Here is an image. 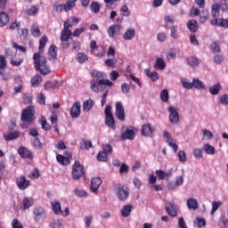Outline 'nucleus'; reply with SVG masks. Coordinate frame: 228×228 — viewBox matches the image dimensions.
I'll return each mask as SVG.
<instances>
[{"label":"nucleus","mask_w":228,"mask_h":228,"mask_svg":"<svg viewBox=\"0 0 228 228\" xmlns=\"http://www.w3.org/2000/svg\"><path fill=\"white\" fill-rule=\"evenodd\" d=\"M178 158H179V161H181L182 163H186V161H188V159L186 157V152L184 151H180L178 152Z\"/></svg>","instance_id":"57"},{"label":"nucleus","mask_w":228,"mask_h":228,"mask_svg":"<svg viewBox=\"0 0 228 228\" xmlns=\"http://www.w3.org/2000/svg\"><path fill=\"white\" fill-rule=\"evenodd\" d=\"M227 224H228V221L224 216H222L219 219V227L220 228H227Z\"/></svg>","instance_id":"63"},{"label":"nucleus","mask_w":228,"mask_h":228,"mask_svg":"<svg viewBox=\"0 0 228 228\" xmlns=\"http://www.w3.org/2000/svg\"><path fill=\"white\" fill-rule=\"evenodd\" d=\"M39 123L41 124V127L42 129H44V131H49L51 129V126L49 125V123H47V119L45 118V117H42L39 119Z\"/></svg>","instance_id":"41"},{"label":"nucleus","mask_w":228,"mask_h":228,"mask_svg":"<svg viewBox=\"0 0 228 228\" xmlns=\"http://www.w3.org/2000/svg\"><path fill=\"white\" fill-rule=\"evenodd\" d=\"M105 65H107V67H115V65H117V60H115V59H106L105 60Z\"/></svg>","instance_id":"64"},{"label":"nucleus","mask_w":228,"mask_h":228,"mask_svg":"<svg viewBox=\"0 0 228 228\" xmlns=\"http://www.w3.org/2000/svg\"><path fill=\"white\" fill-rule=\"evenodd\" d=\"M18 154H20V158H28V159H33V154L28 148L20 147L18 150Z\"/></svg>","instance_id":"18"},{"label":"nucleus","mask_w":228,"mask_h":228,"mask_svg":"<svg viewBox=\"0 0 228 228\" xmlns=\"http://www.w3.org/2000/svg\"><path fill=\"white\" fill-rule=\"evenodd\" d=\"M167 111L169 112V120L171 124H179V110L174 106L167 107Z\"/></svg>","instance_id":"6"},{"label":"nucleus","mask_w":228,"mask_h":228,"mask_svg":"<svg viewBox=\"0 0 228 228\" xmlns=\"http://www.w3.org/2000/svg\"><path fill=\"white\" fill-rule=\"evenodd\" d=\"M20 136V132L14 131V132H9L8 134H4L3 137L5 140V142H12V140H17Z\"/></svg>","instance_id":"17"},{"label":"nucleus","mask_w":228,"mask_h":228,"mask_svg":"<svg viewBox=\"0 0 228 228\" xmlns=\"http://www.w3.org/2000/svg\"><path fill=\"white\" fill-rule=\"evenodd\" d=\"M91 76L93 79H96L98 81L97 83H100L101 80H104L106 77V74L104 72L97 71V70H93L91 72Z\"/></svg>","instance_id":"20"},{"label":"nucleus","mask_w":228,"mask_h":228,"mask_svg":"<svg viewBox=\"0 0 228 228\" xmlns=\"http://www.w3.org/2000/svg\"><path fill=\"white\" fill-rule=\"evenodd\" d=\"M34 69L43 76H47L51 72V68L47 66V58L42 56L40 53H35L33 55Z\"/></svg>","instance_id":"1"},{"label":"nucleus","mask_w":228,"mask_h":228,"mask_svg":"<svg viewBox=\"0 0 228 228\" xmlns=\"http://www.w3.org/2000/svg\"><path fill=\"white\" fill-rule=\"evenodd\" d=\"M93 144L92 141L88 139H82V142L80 143V148L86 151H88L89 149H92Z\"/></svg>","instance_id":"37"},{"label":"nucleus","mask_w":228,"mask_h":228,"mask_svg":"<svg viewBox=\"0 0 228 228\" xmlns=\"http://www.w3.org/2000/svg\"><path fill=\"white\" fill-rule=\"evenodd\" d=\"M210 50L214 54H216L220 53V45H218V43L214 42L210 45Z\"/></svg>","instance_id":"51"},{"label":"nucleus","mask_w":228,"mask_h":228,"mask_svg":"<svg viewBox=\"0 0 228 228\" xmlns=\"http://www.w3.org/2000/svg\"><path fill=\"white\" fill-rule=\"evenodd\" d=\"M56 160L62 166H67L70 163V159H69V158L60 154L56 156Z\"/></svg>","instance_id":"32"},{"label":"nucleus","mask_w":228,"mask_h":228,"mask_svg":"<svg viewBox=\"0 0 228 228\" xmlns=\"http://www.w3.org/2000/svg\"><path fill=\"white\" fill-rule=\"evenodd\" d=\"M131 211H133V205H126L121 209V216L124 218H127L129 215H131Z\"/></svg>","instance_id":"26"},{"label":"nucleus","mask_w":228,"mask_h":228,"mask_svg":"<svg viewBox=\"0 0 228 228\" xmlns=\"http://www.w3.org/2000/svg\"><path fill=\"white\" fill-rule=\"evenodd\" d=\"M105 125L110 129H117V125L115 124V118L113 113H111V105L105 107Z\"/></svg>","instance_id":"4"},{"label":"nucleus","mask_w":228,"mask_h":228,"mask_svg":"<svg viewBox=\"0 0 228 228\" xmlns=\"http://www.w3.org/2000/svg\"><path fill=\"white\" fill-rule=\"evenodd\" d=\"M31 143L34 149H42V142H40V139L38 137H36L34 140H32Z\"/></svg>","instance_id":"52"},{"label":"nucleus","mask_w":228,"mask_h":228,"mask_svg":"<svg viewBox=\"0 0 228 228\" xmlns=\"http://www.w3.org/2000/svg\"><path fill=\"white\" fill-rule=\"evenodd\" d=\"M152 133H154V128H152V126L151 124L142 125V136H151Z\"/></svg>","instance_id":"19"},{"label":"nucleus","mask_w":228,"mask_h":228,"mask_svg":"<svg viewBox=\"0 0 228 228\" xmlns=\"http://www.w3.org/2000/svg\"><path fill=\"white\" fill-rule=\"evenodd\" d=\"M144 72L147 77H150L151 81H158V79H159V75L156 71H151V69H144Z\"/></svg>","instance_id":"25"},{"label":"nucleus","mask_w":228,"mask_h":228,"mask_svg":"<svg viewBox=\"0 0 228 228\" xmlns=\"http://www.w3.org/2000/svg\"><path fill=\"white\" fill-rule=\"evenodd\" d=\"M166 211L169 216H177V207L172 202H167L165 204Z\"/></svg>","instance_id":"12"},{"label":"nucleus","mask_w":228,"mask_h":228,"mask_svg":"<svg viewBox=\"0 0 228 228\" xmlns=\"http://www.w3.org/2000/svg\"><path fill=\"white\" fill-rule=\"evenodd\" d=\"M214 63H216V65H222V63H224V56L220 54H216L214 56Z\"/></svg>","instance_id":"61"},{"label":"nucleus","mask_w":228,"mask_h":228,"mask_svg":"<svg viewBox=\"0 0 228 228\" xmlns=\"http://www.w3.org/2000/svg\"><path fill=\"white\" fill-rule=\"evenodd\" d=\"M71 175L74 181H79L81 177L85 176V167L78 160H76L72 166Z\"/></svg>","instance_id":"3"},{"label":"nucleus","mask_w":228,"mask_h":228,"mask_svg":"<svg viewBox=\"0 0 228 228\" xmlns=\"http://www.w3.org/2000/svg\"><path fill=\"white\" fill-rule=\"evenodd\" d=\"M44 216V208H37L34 209V220L36 222H38L40 220V217Z\"/></svg>","instance_id":"38"},{"label":"nucleus","mask_w":228,"mask_h":228,"mask_svg":"<svg viewBox=\"0 0 228 228\" xmlns=\"http://www.w3.org/2000/svg\"><path fill=\"white\" fill-rule=\"evenodd\" d=\"M115 117L118 120H121V122H124V120H126V110H124V105L121 102H116Z\"/></svg>","instance_id":"7"},{"label":"nucleus","mask_w":228,"mask_h":228,"mask_svg":"<svg viewBox=\"0 0 228 228\" xmlns=\"http://www.w3.org/2000/svg\"><path fill=\"white\" fill-rule=\"evenodd\" d=\"M48 38L47 36H43L40 39H39V53L42 54V53H44V49H45V44H47L48 42Z\"/></svg>","instance_id":"33"},{"label":"nucleus","mask_w":228,"mask_h":228,"mask_svg":"<svg viewBox=\"0 0 228 228\" xmlns=\"http://www.w3.org/2000/svg\"><path fill=\"white\" fill-rule=\"evenodd\" d=\"M33 206V200H29L28 198H24L20 208L26 211V209H29Z\"/></svg>","instance_id":"27"},{"label":"nucleus","mask_w":228,"mask_h":228,"mask_svg":"<svg viewBox=\"0 0 228 228\" xmlns=\"http://www.w3.org/2000/svg\"><path fill=\"white\" fill-rule=\"evenodd\" d=\"M104 92L102 96V102L101 104L102 107H104V104H106V99L108 97V90L106 89V86L104 85H99V92Z\"/></svg>","instance_id":"23"},{"label":"nucleus","mask_w":228,"mask_h":228,"mask_svg":"<svg viewBox=\"0 0 228 228\" xmlns=\"http://www.w3.org/2000/svg\"><path fill=\"white\" fill-rule=\"evenodd\" d=\"M77 61H78V63H85V61H88V55L83 53H78L77 54Z\"/></svg>","instance_id":"43"},{"label":"nucleus","mask_w":228,"mask_h":228,"mask_svg":"<svg viewBox=\"0 0 228 228\" xmlns=\"http://www.w3.org/2000/svg\"><path fill=\"white\" fill-rule=\"evenodd\" d=\"M167 67V64L165 63V61L163 58H157L156 63H155V69L158 70H165V68Z\"/></svg>","instance_id":"34"},{"label":"nucleus","mask_w":228,"mask_h":228,"mask_svg":"<svg viewBox=\"0 0 228 228\" xmlns=\"http://www.w3.org/2000/svg\"><path fill=\"white\" fill-rule=\"evenodd\" d=\"M187 206L189 209H199V202L193 198L187 200Z\"/></svg>","instance_id":"31"},{"label":"nucleus","mask_w":228,"mask_h":228,"mask_svg":"<svg viewBox=\"0 0 228 228\" xmlns=\"http://www.w3.org/2000/svg\"><path fill=\"white\" fill-rule=\"evenodd\" d=\"M202 13H203V15H201V17H200V22L201 24H204V22H206V20H208V19H209V12H208V10H203Z\"/></svg>","instance_id":"53"},{"label":"nucleus","mask_w":228,"mask_h":228,"mask_svg":"<svg viewBox=\"0 0 228 228\" xmlns=\"http://www.w3.org/2000/svg\"><path fill=\"white\" fill-rule=\"evenodd\" d=\"M86 228H90V225H92V222H94V217L92 216H86L84 218Z\"/></svg>","instance_id":"58"},{"label":"nucleus","mask_w":228,"mask_h":228,"mask_svg":"<svg viewBox=\"0 0 228 228\" xmlns=\"http://www.w3.org/2000/svg\"><path fill=\"white\" fill-rule=\"evenodd\" d=\"M96 158H97V161H103V162L108 161V155L104 151H100L97 154Z\"/></svg>","instance_id":"50"},{"label":"nucleus","mask_w":228,"mask_h":228,"mask_svg":"<svg viewBox=\"0 0 228 228\" xmlns=\"http://www.w3.org/2000/svg\"><path fill=\"white\" fill-rule=\"evenodd\" d=\"M90 8L94 13H99L101 11V5L97 2H93L90 5Z\"/></svg>","instance_id":"49"},{"label":"nucleus","mask_w":228,"mask_h":228,"mask_svg":"<svg viewBox=\"0 0 228 228\" xmlns=\"http://www.w3.org/2000/svg\"><path fill=\"white\" fill-rule=\"evenodd\" d=\"M8 22H10V16L8 13L2 12L0 13V28H4Z\"/></svg>","instance_id":"22"},{"label":"nucleus","mask_w":228,"mask_h":228,"mask_svg":"<svg viewBox=\"0 0 228 228\" xmlns=\"http://www.w3.org/2000/svg\"><path fill=\"white\" fill-rule=\"evenodd\" d=\"M221 206H222V201H213L211 215H213L214 213H216V211H218V208H220Z\"/></svg>","instance_id":"54"},{"label":"nucleus","mask_w":228,"mask_h":228,"mask_svg":"<svg viewBox=\"0 0 228 228\" xmlns=\"http://www.w3.org/2000/svg\"><path fill=\"white\" fill-rule=\"evenodd\" d=\"M94 104H95V102L92 99L85 101L83 103V111H90L94 108Z\"/></svg>","instance_id":"29"},{"label":"nucleus","mask_w":228,"mask_h":228,"mask_svg":"<svg viewBox=\"0 0 228 228\" xmlns=\"http://www.w3.org/2000/svg\"><path fill=\"white\" fill-rule=\"evenodd\" d=\"M122 29V26L119 24L110 25L108 28V34L110 38H115V37H118L120 35V30Z\"/></svg>","instance_id":"10"},{"label":"nucleus","mask_w":228,"mask_h":228,"mask_svg":"<svg viewBox=\"0 0 228 228\" xmlns=\"http://www.w3.org/2000/svg\"><path fill=\"white\" fill-rule=\"evenodd\" d=\"M74 8V2H66L65 4H58V2H55L53 6V12H56V13H61V12H70Z\"/></svg>","instance_id":"5"},{"label":"nucleus","mask_w":228,"mask_h":228,"mask_svg":"<svg viewBox=\"0 0 228 228\" xmlns=\"http://www.w3.org/2000/svg\"><path fill=\"white\" fill-rule=\"evenodd\" d=\"M30 32L32 36L35 37L36 38H38V37L42 35V33L40 32V28H38V26L35 24L31 26Z\"/></svg>","instance_id":"40"},{"label":"nucleus","mask_w":228,"mask_h":228,"mask_svg":"<svg viewBox=\"0 0 228 228\" xmlns=\"http://www.w3.org/2000/svg\"><path fill=\"white\" fill-rule=\"evenodd\" d=\"M221 90H222V86L220 85V83H217L209 88V92L211 95H218Z\"/></svg>","instance_id":"35"},{"label":"nucleus","mask_w":228,"mask_h":228,"mask_svg":"<svg viewBox=\"0 0 228 228\" xmlns=\"http://www.w3.org/2000/svg\"><path fill=\"white\" fill-rule=\"evenodd\" d=\"M37 102L43 106H45V94L40 93L37 97Z\"/></svg>","instance_id":"62"},{"label":"nucleus","mask_w":228,"mask_h":228,"mask_svg":"<svg viewBox=\"0 0 228 228\" xmlns=\"http://www.w3.org/2000/svg\"><path fill=\"white\" fill-rule=\"evenodd\" d=\"M136 31L134 28H128L124 34V40H133V37H135Z\"/></svg>","instance_id":"30"},{"label":"nucleus","mask_w":228,"mask_h":228,"mask_svg":"<svg viewBox=\"0 0 228 228\" xmlns=\"http://www.w3.org/2000/svg\"><path fill=\"white\" fill-rule=\"evenodd\" d=\"M52 209L55 215H63V211H61V205L58 201L52 202Z\"/></svg>","instance_id":"28"},{"label":"nucleus","mask_w":228,"mask_h":228,"mask_svg":"<svg viewBox=\"0 0 228 228\" xmlns=\"http://www.w3.org/2000/svg\"><path fill=\"white\" fill-rule=\"evenodd\" d=\"M57 47L54 45H52L48 51V60H56V56H58Z\"/></svg>","instance_id":"24"},{"label":"nucleus","mask_w":228,"mask_h":228,"mask_svg":"<svg viewBox=\"0 0 228 228\" xmlns=\"http://www.w3.org/2000/svg\"><path fill=\"white\" fill-rule=\"evenodd\" d=\"M71 35L72 32L70 30L62 29L61 32V40H69Z\"/></svg>","instance_id":"45"},{"label":"nucleus","mask_w":228,"mask_h":228,"mask_svg":"<svg viewBox=\"0 0 228 228\" xmlns=\"http://www.w3.org/2000/svg\"><path fill=\"white\" fill-rule=\"evenodd\" d=\"M136 136V134L134 133V130L126 128L120 136V139L125 142V140H134V137Z\"/></svg>","instance_id":"13"},{"label":"nucleus","mask_w":228,"mask_h":228,"mask_svg":"<svg viewBox=\"0 0 228 228\" xmlns=\"http://www.w3.org/2000/svg\"><path fill=\"white\" fill-rule=\"evenodd\" d=\"M196 222H197L198 228L206 227V219L202 217H196Z\"/></svg>","instance_id":"60"},{"label":"nucleus","mask_w":228,"mask_h":228,"mask_svg":"<svg viewBox=\"0 0 228 228\" xmlns=\"http://www.w3.org/2000/svg\"><path fill=\"white\" fill-rule=\"evenodd\" d=\"M211 26H218L219 28H228V19H215L210 21Z\"/></svg>","instance_id":"15"},{"label":"nucleus","mask_w":228,"mask_h":228,"mask_svg":"<svg viewBox=\"0 0 228 228\" xmlns=\"http://www.w3.org/2000/svg\"><path fill=\"white\" fill-rule=\"evenodd\" d=\"M40 83H42V76L37 74L31 78V85L34 88H37Z\"/></svg>","instance_id":"39"},{"label":"nucleus","mask_w":228,"mask_h":228,"mask_svg":"<svg viewBox=\"0 0 228 228\" xmlns=\"http://www.w3.org/2000/svg\"><path fill=\"white\" fill-rule=\"evenodd\" d=\"M211 13L213 17H218V15L220 14V5H218L217 4H214L212 5Z\"/></svg>","instance_id":"48"},{"label":"nucleus","mask_w":228,"mask_h":228,"mask_svg":"<svg viewBox=\"0 0 228 228\" xmlns=\"http://www.w3.org/2000/svg\"><path fill=\"white\" fill-rule=\"evenodd\" d=\"M167 143L169 145V147H171L175 152H177L179 146L177 145V143H175V141L174 139H169L167 141Z\"/></svg>","instance_id":"59"},{"label":"nucleus","mask_w":228,"mask_h":228,"mask_svg":"<svg viewBox=\"0 0 228 228\" xmlns=\"http://www.w3.org/2000/svg\"><path fill=\"white\" fill-rule=\"evenodd\" d=\"M117 197L119 200H126L129 197V191L124 189V186L118 185L117 188Z\"/></svg>","instance_id":"14"},{"label":"nucleus","mask_w":228,"mask_h":228,"mask_svg":"<svg viewBox=\"0 0 228 228\" xmlns=\"http://www.w3.org/2000/svg\"><path fill=\"white\" fill-rule=\"evenodd\" d=\"M16 185L19 190H28L31 186V182L25 178V176H19L16 178Z\"/></svg>","instance_id":"8"},{"label":"nucleus","mask_w":228,"mask_h":228,"mask_svg":"<svg viewBox=\"0 0 228 228\" xmlns=\"http://www.w3.org/2000/svg\"><path fill=\"white\" fill-rule=\"evenodd\" d=\"M192 154L196 159H202V150L200 148L194 149Z\"/></svg>","instance_id":"55"},{"label":"nucleus","mask_w":228,"mask_h":228,"mask_svg":"<svg viewBox=\"0 0 228 228\" xmlns=\"http://www.w3.org/2000/svg\"><path fill=\"white\" fill-rule=\"evenodd\" d=\"M102 184V180L100 177H94L91 180V191L96 193L99 190V186Z\"/></svg>","instance_id":"16"},{"label":"nucleus","mask_w":228,"mask_h":228,"mask_svg":"<svg viewBox=\"0 0 228 228\" xmlns=\"http://www.w3.org/2000/svg\"><path fill=\"white\" fill-rule=\"evenodd\" d=\"M20 120L23 122V124L20 125L21 129H28L29 124L35 120V107L29 106L24 109L21 112Z\"/></svg>","instance_id":"2"},{"label":"nucleus","mask_w":228,"mask_h":228,"mask_svg":"<svg viewBox=\"0 0 228 228\" xmlns=\"http://www.w3.org/2000/svg\"><path fill=\"white\" fill-rule=\"evenodd\" d=\"M102 151L108 156V154H113V148L110 144H102Z\"/></svg>","instance_id":"47"},{"label":"nucleus","mask_w":228,"mask_h":228,"mask_svg":"<svg viewBox=\"0 0 228 228\" xmlns=\"http://www.w3.org/2000/svg\"><path fill=\"white\" fill-rule=\"evenodd\" d=\"M168 99H170L168 90L163 89L160 93V100L162 101V102H168Z\"/></svg>","instance_id":"42"},{"label":"nucleus","mask_w":228,"mask_h":228,"mask_svg":"<svg viewBox=\"0 0 228 228\" xmlns=\"http://www.w3.org/2000/svg\"><path fill=\"white\" fill-rule=\"evenodd\" d=\"M203 151H205L206 154H210L211 156L216 152L215 147L211 146V144H205L203 146Z\"/></svg>","instance_id":"44"},{"label":"nucleus","mask_w":228,"mask_h":228,"mask_svg":"<svg viewBox=\"0 0 228 228\" xmlns=\"http://www.w3.org/2000/svg\"><path fill=\"white\" fill-rule=\"evenodd\" d=\"M70 115L72 118H78L79 115H81V102H76L71 109H70Z\"/></svg>","instance_id":"11"},{"label":"nucleus","mask_w":228,"mask_h":228,"mask_svg":"<svg viewBox=\"0 0 228 228\" xmlns=\"http://www.w3.org/2000/svg\"><path fill=\"white\" fill-rule=\"evenodd\" d=\"M187 63L190 65V67H198L200 62L197 57H190L187 59Z\"/></svg>","instance_id":"46"},{"label":"nucleus","mask_w":228,"mask_h":228,"mask_svg":"<svg viewBox=\"0 0 228 228\" xmlns=\"http://www.w3.org/2000/svg\"><path fill=\"white\" fill-rule=\"evenodd\" d=\"M187 28L191 33H197L199 23L195 20H191L187 22Z\"/></svg>","instance_id":"21"},{"label":"nucleus","mask_w":228,"mask_h":228,"mask_svg":"<svg viewBox=\"0 0 228 228\" xmlns=\"http://www.w3.org/2000/svg\"><path fill=\"white\" fill-rule=\"evenodd\" d=\"M45 90H54V88H58V84H53L52 81H47L44 86Z\"/></svg>","instance_id":"56"},{"label":"nucleus","mask_w":228,"mask_h":228,"mask_svg":"<svg viewBox=\"0 0 228 228\" xmlns=\"http://www.w3.org/2000/svg\"><path fill=\"white\" fill-rule=\"evenodd\" d=\"M192 86L198 90H204V88H206L204 82L200 81L199 78H194L192 80Z\"/></svg>","instance_id":"36"},{"label":"nucleus","mask_w":228,"mask_h":228,"mask_svg":"<svg viewBox=\"0 0 228 228\" xmlns=\"http://www.w3.org/2000/svg\"><path fill=\"white\" fill-rule=\"evenodd\" d=\"M99 85H104L105 86H113V82L103 78V80H100V83H97V80L94 79L91 81V88L93 92H99Z\"/></svg>","instance_id":"9"}]
</instances>
